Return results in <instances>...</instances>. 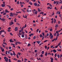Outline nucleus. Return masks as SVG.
Returning a JSON list of instances; mask_svg holds the SVG:
<instances>
[{
	"instance_id": "nucleus-1",
	"label": "nucleus",
	"mask_w": 62,
	"mask_h": 62,
	"mask_svg": "<svg viewBox=\"0 0 62 62\" xmlns=\"http://www.w3.org/2000/svg\"><path fill=\"white\" fill-rule=\"evenodd\" d=\"M4 59H5V61H6V62H8V58H7L6 57H4Z\"/></svg>"
},
{
	"instance_id": "nucleus-2",
	"label": "nucleus",
	"mask_w": 62,
	"mask_h": 62,
	"mask_svg": "<svg viewBox=\"0 0 62 62\" xmlns=\"http://www.w3.org/2000/svg\"><path fill=\"white\" fill-rule=\"evenodd\" d=\"M27 12H29H29H31V8H29V9H28L27 10Z\"/></svg>"
},
{
	"instance_id": "nucleus-3",
	"label": "nucleus",
	"mask_w": 62,
	"mask_h": 62,
	"mask_svg": "<svg viewBox=\"0 0 62 62\" xmlns=\"http://www.w3.org/2000/svg\"><path fill=\"white\" fill-rule=\"evenodd\" d=\"M50 38L51 39L53 38V35H52V33H51L50 34Z\"/></svg>"
},
{
	"instance_id": "nucleus-4",
	"label": "nucleus",
	"mask_w": 62,
	"mask_h": 62,
	"mask_svg": "<svg viewBox=\"0 0 62 62\" xmlns=\"http://www.w3.org/2000/svg\"><path fill=\"white\" fill-rule=\"evenodd\" d=\"M11 22H10L9 23V24L10 25H11L12 24H14V23L12 22V20L11 21Z\"/></svg>"
},
{
	"instance_id": "nucleus-5",
	"label": "nucleus",
	"mask_w": 62,
	"mask_h": 62,
	"mask_svg": "<svg viewBox=\"0 0 62 62\" xmlns=\"http://www.w3.org/2000/svg\"><path fill=\"white\" fill-rule=\"evenodd\" d=\"M50 59H51V61H50L51 62H53V60H54V59H53V58H52V57H51Z\"/></svg>"
},
{
	"instance_id": "nucleus-6",
	"label": "nucleus",
	"mask_w": 62,
	"mask_h": 62,
	"mask_svg": "<svg viewBox=\"0 0 62 62\" xmlns=\"http://www.w3.org/2000/svg\"><path fill=\"white\" fill-rule=\"evenodd\" d=\"M13 15H16V16H17V15H18V14L16 13H13Z\"/></svg>"
},
{
	"instance_id": "nucleus-7",
	"label": "nucleus",
	"mask_w": 62,
	"mask_h": 62,
	"mask_svg": "<svg viewBox=\"0 0 62 62\" xmlns=\"http://www.w3.org/2000/svg\"><path fill=\"white\" fill-rule=\"evenodd\" d=\"M53 51L54 52V53H55L57 51L55 49H53Z\"/></svg>"
},
{
	"instance_id": "nucleus-8",
	"label": "nucleus",
	"mask_w": 62,
	"mask_h": 62,
	"mask_svg": "<svg viewBox=\"0 0 62 62\" xmlns=\"http://www.w3.org/2000/svg\"><path fill=\"white\" fill-rule=\"evenodd\" d=\"M5 13H8V12H9V11H8L7 9H6L5 10Z\"/></svg>"
},
{
	"instance_id": "nucleus-9",
	"label": "nucleus",
	"mask_w": 62,
	"mask_h": 62,
	"mask_svg": "<svg viewBox=\"0 0 62 62\" xmlns=\"http://www.w3.org/2000/svg\"><path fill=\"white\" fill-rule=\"evenodd\" d=\"M15 31H17L18 30V29H17V27H16L15 28Z\"/></svg>"
},
{
	"instance_id": "nucleus-10",
	"label": "nucleus",
	"mask_w": 62,
	"mask_h": 62,
	"mask_svg": "<svg viewBox=\"0 0 62 62\" xmlns=\"http://www.w3.org/2000/svg\"><path fill=\"white\" fill-rule=\"evenodd\" d=\"M34 5L35 6H37V3L36 2H35L34 3Z\"/></svg>"
},
{
	"instance_id": "nucleus-11",
	"label": "nucleus",
	"mask_w": 62,
	"mask_h": 62,
	"mask_svg": "<svg viewBox=\"0 0 62 62\" xmlns=\"http://www.w3.org/2000/svg\"><path fill=\"white\" fill-rule=\"evenodd\" d=\"M5 4H1V7H4L5 6Z\"/></svg>"
},
{
	"instance_id": "nucleus-12",
	"label": "nucleus",
	"mask_w": 62,
	"mask_h": 62,
	"mask_svg": "<svg viewBox=\"0 0 62 62\" xmlns=\"http://www.w3.org/2000/svg\"><path fill=\"white\" fill-rule=\"evenodd\" d=\"M47 54H48V53H47V52H46V53L45 54V55L46 56L47 55Z\"/></svg>"
},
{
	"instance_id": "nucleus-13",
	"label": "nucleus",
	"mask_w": 62,
	"mask_h": 62,
	"mask_svg": "<svg viewBox=\"0 0 62 62\" xmlns=\"http://www.w3.org/2000/svg\"><path fill=\"white\" fill-rule=\"evenodd\" d=\"M1 20H2V21H6V19H4L3 18H2L1 19Z\"/></svg>"
},
{
	"instance_id": "nucleus-14",
	"label": "nucleus",
	"mask_w": 62,
	"mask_h": 62,
	"mask_svg": "<svg viewBox=\"0 0 62 62\" xmlns=\"http://www.w3.org/2000/svg\"><path fill=\"white\" fill-rule=\"evenodd\" d=\"M47 9H49V8L50 9H51L52 8L50 7H47Z\"/></svg>"
},
{
	"instance_id": "nucleus-15",
	"label": "nucleus",
	"mask_w": 62,
	"mask_h": 62,
	"mask_svg": "<svg viewBox=\"0 0 62 62\" xmlns=\"http://www.w3.org/2000/svg\"><path fill=\"white\" fill-rule=\"evenodd\" d=\"M55 27H56V28L57 27H58V25L57 24H56L55 26Z\"/></svg>"
},
{
	"instance_id": "nucleus-16",
	"label": "nucleus",
	"mask_w": 62,
	"mask_h": 62,
	"mask_svg": "<svg viewBox=\"0 0 62 62\" xmlns=\"http://www.w3.org/2000/svg\"><path fill=\"white\" fill-rule=\"evenodd\" d=\"M36 36H35L33 37V39H36Z\"/></svg>"
},
{
	"instance_id": "nucleus-17",
	"label": "nucleus",
	"mask_w": 62,
	"mask_h": 62,
	"mask_svg": "<svg viewBox=\"0 0 62 62\" xmlns=\"http://www.w3.org/2000/svg\"><path fill=\"white\" fill-rule=\"evenodd\" d=\"M54 23H56V20L55 19H54Z\"/></svg>"
},
{
	"instance_id": "nucleus-18",
	"label": "nucleus",
	"mask_w": 62,
	"mask_h": 62,
	"mask_svg": "<svg viewBox=\"0 0 62 62\" xmlns=\"http://www.w3.org/2000/svg\"><path fill=\"white\" fill-rule=\"evenodd\" d=\"M29 4L31 5H32V2L30 1L29 2Z\"/></svg>"
},
{
	"instance_id": "nucleus-19",
	"label": "nucleus",
	"mask_w": 62,
	"mask_h": 62,
	"mask_svg": "<svg viewBox=\"0 0 62 62\" xmlns=\"http://www.w3.org/2000/svg\"><path fill=\"white\" fill-rule=\"evenodd\" d=\"M43 13H44V12H42L40 13L39 14H42V15H43Z\"/></svg>"
},
{
	"instance_id": "nucleus-20",
	"label": "nucleus",
	"mask_w": 62,
	"mask_h": 62,
	"mask_svg": "<svg viewBox=\"0 0 62 62\" xmlns=\"http://www.w3.org/2000/svg\"><path fill=\"white\" fill-rule=\"evenodd\" d=\"M57 56L58 58H59V57H60V56L59 54H57Z\"/></svg>"
},
{
	"instance_id": "nucleus-21",
	"label": "nucleus",
	"mask_w": 62,
	"mask_h": 62,
	"mask_svg": "<svg viewBox=\"0 0 62 62\" xmlns=\"http://www.w3.org/2000/svg\"><path fill=\"white\" fill-rule=\"evenodd\" d=\"M56 1H54V2L53 3V4H56Z\"/></svg>"
},
{
	"instance_id": "nucleus-22",
	"label": "nucleus",
	"mask_w": 62,
	"mask_h": 62,
	"mask_svg": "<svg viewBox=\"0 0 62 62\" xmlns=\"http://www.w3.org/2000/svg\"><path fill=\"white\" fill-rule=\"evenodd\" d=\"M56 5H57L58 4V2L57 1H56Z\"/></svg>"
},
{
	"instance_id": "nucleus-23",
	"label": "nucleus",
	"mask_w": 62,
	"mask_h": 62,
	"mask_svg": "<svg viewBox=\"0 0 62 62\" xmlns=\"http://www.w3.org/2000/svg\"><path fill=\"white\" fill-rule=\"evenodd\" d=\"M59 33H57V34H56V36L57 37H58V36H59Z\"/></svg>"
},
{
	"instance_id": "nucleus-24",
	"label": "nucleus",
	"mask_w": 62,
	"mask_h": 62,
	"mask_svg": "<svg viewBox=\"0 0 62 62\" xmlns=\"http://www.w3.org/2000/svg\"><path fill=\"white\" fill-rule=\"evenodd\" d=\"M39 36L40 38H41V37H42V34H40L39 35Z\"/></svg>"
},
{
	"instance_id": "nucleus-25",
	"label": "nucleus",
	"mask_w": 62,
	"mask_h": 62,
	"mask_svg": "<svg viewBox=\"0 0 62 62\" xmlns=\"http://www.w3.org/2000/svg\"><path fill=\"white\" fill-rule=\"evenodd\" d=\"M49 36V33H47L46 34V37H48Z\"/></svg>"
},
{
	"instance_id": "nucleus-26",
	"label": "nucleus",
	"mask_w": 62,
	"mask_h": 62,
	"mask_svg": "<svg viewBox=\"0 0 62 62\" xmlns=\"http://www.w3.org/2000/svg\"><path fill=\"white\" fill-rule=\"evenodd\" d=\"M22 10V11H23V12H24L25 13V11L23 9H21Z\"/></svg>"
},
{
	"instance_id": "nucleus-27",
	"label": "nucleus",
	"mask_w": 62,
	"mask_h": 62,
	"mask_svg": "<svg viewBox=\"0 0 62 62\" xmlns=\"http://www.w3.org/2000/svg\"><path fill=\"white\" fill-rule=\"evenodd\" d=\"M25 28V27H22V29H21V30H22V31H23V28Z\"/></svg>"
},
{
	"instance_id": "nucleus-28",
	"label": "nucleus",
	"mask_w": 62,
	"mask_h": 62,
	"mask_svg": "<svg viewBox=\"0 0 62 62\" xmlns=\"http://www.w3.org/2000/svg\"><path fill=\"white\" fill-rule=\"evenodd\" d=\"M8 54H10V51H8Z\"/></svg>"
},
{
	"instance_id": "nucleus-29",
	"label": "nucleus",
	"mask_w": 62,
	"mask_h": 62,
	"mask_svg": "<svg viewBox=\"0 0 62 62\" xmlns=\"http://www.w3.org/2000/svg\"><path fill=\"white\" fill-rule=\"evenodd\" d=\"M56 33H57V34H58V33H59V32H58V31H57L56 32Z\"/></svg>"
},
{
	"instance_id": "nucleus-30",
	"label": "nucleus",
	"mask_w": 62,
	"mask_h": 62,
	"mask_svg": "<svg viewBox=\"0 0 62 62\" xmlns=\"http://www.w3.org/2000/svg\"><path fill=\"white\" fill-rule=\"evenodd\" d=\"M38 13V12L37 11H36L35 12V14H36V15H37V13Z\"/></svg>"
},
{
	"instance_id": "nucleus-31",
	"label": "nucleus",
	"mask_w": 62,
	"mask_h": 62,
	"mask_svg": "<svg viewBox=\"0 0 62 62\" xmlns=\"http://www.w3.org/2000/svg\"><path fill=\"white\" fill-rule=\"evenodd\" d=\"M54 58H55V60H56V61H57V60H57V59L55 58V57H54Z\"/></svg>"
},
{
	"instance_id": "nucleus-32",
	"label": "nucleus",
	"mask_w": 62,
	"mask_h": 62,
	"mask_svg": "<svg viewBox=\"0 0 62 62\" xmlns=\"http://www.w3.org/2000/svg\"><path fill=\"white\" fill-rule=\"evenodd\" d=\"M58 51H61V49H59V50L57 49Z\"/></svg>"
},
{
	"instance_id": "nucleus-33",
	"label": "nucleus",
	"mask_w": 62,
	"mask_h": 62,
	"mask_svg": "<svg viewBox=\"0 0 62 62\" xmlns=\"http://www.w3.org/2000/svg\"><path fill=\"white\" fill-rule=\"evenodd\" d=\"M3 43L4 44H6V45H7V43H5V42H3Z\"/></svg>"
},
{
	"instance_id": "nucleus-34",
	"label": "nucleus",
	"mask_w": 62,
	"mask_h": 62,
	"mask_svg": "<svg viewBox=\"0 0 62 62\" xmlns=\"http://www.w3.org/2000/svg\"><path fill=\"white\" fill-rule=\"evenodd\" d=\"M58 38V37H56V38H55V40H56Z\"/></svg>"
},
{
	"instance_id": "nucleus-35",
	"label": "nucleus",
	"mask_w": 62,
	"mask_h": 62,
	"mask_svg": "<svg viewBox=\"0 0 62 62\" xmlns=\"http://www.w3.org/2000/svg\"><path fill=\"white\" fill-rule=\"evenodd\" d=\"M44 51H42V54H44Z\"/></svg>"
},
{
	"instance_id": "nucleus-36",
	"label": "nucleus",
	"mask_w": 62,
	"mask_h": 62,
	"mask_svg": "<svg viewBox=\"0 0 62 62\" xmlns=\"http://www.w3.org/2000/svg\"><path fill=\"white\" fill-rule=\"evenodd\" d=\"M37 43H38V44H39V43H40V42H39V41H37Z\"/></svg>"
},
{
	"instance_id": "nucleus-37",
	"label": "nucleus",
	"mask_w": 62,
	"mask_h": 62,
	"mask_svg": "<svg viewBox=\"0 0 62 62\" xmlns=\"http://www.w3.org/2000/svg\"><path fill=\"white\" fill-rule=\"evenodd\" d=\"M21 36L22 38H23L24 37V35H22Z\"/></svg>"
},
{
	"instance_id": "nucleus-38",
	"label": "nucleus",
	"mask_w": 62,
	"mask_h": 62,
	"mask_svg": "<svg viewBox=\"0 0 62 62\" xmlns=\"http://www.w3.org/2000/svg\"><path fill=\"white\" fill-rule=\"evenodd\" d=\"M35 52V53H36L37 52H38V50H35L34 51Z\"/></svg>"
},
{
	"instance_id": "nucleus-39",
	"label": "nucleus",
	"mask_w": 62,
	"mask_h": 62,
	"mask_svg": "<svg viewBox=\"0 0 62 62\" xmlns=\"http://www.w3.org/2000/svg\"><path fill=\"white\" fill-rule=\"evenodd\" d=\"M10 34L11 35V36H13V34H12V33L11 32L10 33Z\"/></svg>"
},
{
	"instance_id": "nucleus-40",
	"label": "nucleus",
	"mask_w": 62,
	"mask_h": 62,
	"mask_svg": "<svg viewBox=\"0 0 62 62\" xmlns=\"http://www.w3.org/2000/svg\"><path fill=\"white\" fill-rule=\"evenodd\" d=\"M1 32H4L5 31V30H1Z\"/></svg>"
},
{
	"instance_id": "nucleus-41",
	"label": "nucleus",
	"mask_w": 62,
	"mask_h": 62,
	"mask_svg": "<svg viewBox=\"0 0 62 62\" xmlns=\"http://www.w3.org/2000/svg\"><path fill=\"white\" fill-rule=\"evenodd\" d=\"M54 56L55 57H56V56H57V54H56V53L55 54Z\"/></svg>"
},
{
	"instance_id": "nucleus-42",
	"label": "nucleus",
	"mask_w": 62,
	"mask_h": 62,
	"mask_svg": "<svg viewBox=\"0 0 62 62\" xmlns=\"http://www.w3.org/2000/svg\"><path fill=\"white\" fill-rule=\"evenodd\" d=\"M8 61H9V62H11V60L10 59H9Z\"/></svg>"
},
{
	"instance_id": "nucleus-43",
	"label": "nucleus",
	"mask_w": 62,
	"mask_h": 62,
	"mask_svg": "<svg viewBox=\"0 0 62 62\" xmlns=\"http://www.w3.org/2000/svg\"><path fill=\"white\" fill-rule=\"evenodd\" d=\"M17 43H18V44H21V43L20 42H17Z\"/></svg>"
},
{
	"instance_id": "nucleus-44",
	"label": "nucleus",
	"mask_w": 62,
	"mask_h": 62,
	"mask_svg": "<svg viewBox=\"0 0 62 62\" xmlns=\"http://www.w3.org/2000/svg\"><path fill=\"white\" fill-rule=\"evenodd\" d=\"M58 23L59 24L60 23V21H58Z\"/></svg>"
},
{
	"instance_id": "nucleus-45",
	"label": "nucleus",
	"mask_w": 62,
	"mask_h": 62,
	"mask_svg": "<svg viewBox=\"0 0 62 62\" xmlns=\"http://www.w3.org/2000/svg\"><path fill=\"white\" fill-rule=\"evenodd\" d=\"M30 45H30V44H28V45H27L28 46H30Z\"/></svg>"
},
{
	"instance_id": "nucleus-46",
	"label": "nucleus",
	"mask_w": 62,
	"mask_h": 62,
	"mask_svg": "<svg viewBox=\"0 0 62 62\" xmlns=\"http://www.w3.org/2000/svg\"><path fill=\"white\" fill-rule=\"evenodd\" d=\"M16 56H17V58H19V56H18V54H17Z\"/></svg>"
},
{
	"instance_id": "nucleus-47",
	"label": "nucleus",
	"mask_w": 62,
	"mask_h": 62,
	"mask_svg": "<svg viewBox=\"0 0 62 62\" xmlns=\"http://www.w3.org/2000/svg\"><path fill=\"white\" fill-rule=\"evenodd\" d=\"M25 39H27V35H25Z\"/></svg>"
},
{
	"instance_id": "nucleus-48",
	"label": "nucleus",
	"mask_w": 62,
	"mask_h": 62,
	"mask_svg": "<svg viewBox=\"0 0 62 62\" xmlns=\"http://www.w3.org/2000/svg\"><path fill=\"white\" fill-rule=\"evenodd\" d=\"M42 40H43L44 39V36H42Z\"/></svg>"
},
{
	"instance_id": "nucleus-49",
	"label": "nucleus",
	"mask_w": 62,
	"mask_h": 62,
	"mask_svg": "<svg viewBox=\"0 0 62 62\" xmlns=\"http://www.w3.org/2000/svg\"><path fill=\"white\" fill-rule=\"evenodd\" d=\"M54 40H55V38H54L53 40H52V41H52V42H53V41H54Z\"/></svg>"
},
{
	"instance_id": "nucleus-50",
	"label": "nucleus",
	"mask_w": 62,
	"mask_h": 62,
	"mask_svg": "<svg viewBox=\"0 0 62 62\" xmlns=\"http://www.w3.org/2000/svg\"><path fill=\"white\" fill-rule=\"evenodd\" d=\"M38 12H40V9H39V8H38Z\"/></svg>"
},
{
	"instance_id": "nucleus-51",
	"label": "nucleus",
	"mask_w": 62,
	"mask_h": 62,
	"mask_svg": "<svg viewBox=\"0 0 62 62\" xmlns=\"http://www.w3.org/2000/svg\"><path fill=\"white\" fill-rule=\"evenodd\" d=\"M50 31H52L53 30V29H50Z\"/></svg>"
},
{
	"instance_id": "nucleus-52",
	"label": "nucleus",
	"mask_w": 62,
	"mask_h": 62,
	"mask_svg": "<svg viewBox=\"0 0 62 62\" xmlns=\"http://www.w3.org/2000/svg\"><path fill=\"white\" fill-rule=\"evenodd\" d=\"M20 5H22V2H20Z\"/></svg>"
},
{
	"instance_id": "nucleus-53",
	"label": "nucleus",
	"mask_w": 62,
	"mask_h": 62,
	"mask_svg": "<svg viewBox=\"0 0 62 62\" xmlns=\"http://www.w3.org/2000/svg\"><path fill=\"white\" fill-rule=\"evenodd\" d=\"M58 44H59V45H60L61 44V41Z\"/></svg>"
},
{
	"instance_id": "nucleus-54",
	"label": "nucleus",
	"mask_w": 62,
	"mask_h": 62,
	"mask_svg": "<svg viewBox=\"0 0 62 62\" xmlns=\"http://www.w3.org/2000/svg\"><path fill=\"white\" fill-rule=\"evenodd\" d=\"M10 16L11 17H13V15H11V14L10 15Z\"/></svg>"
},
{
	"instance_id": "nucleus-55",
	"label": "nucleus",
	"mask_w": 62,
	"mask_h": 62,
	"mask_svg": "<svg viewBox=\"0 0 62 62\" xmlns=\"http://www.w3.org/2000/svg\"><path fill=\"white\" fill-rule=\"evenodd\" d=\"M10 10H12V11L13 10V8H11L10 9Z\"/></svg>"
},
{
	"instance_id": "nucleus-56",
	"label": "nucleus",
	"mask_w": 62,
	"mask_h": 62,
	"mask_svg": "<svg viewBox=\"0 0 62 62\" xmlns=\"http://www.w3.org/2000/svg\"><path fill=\"white\" fill-rule=\"evenodd\" d=\"M8 52V51H6L5 52V54H8V53H7V52Z\"/></svg>"
},
{
	"instance_id": "nucleus-57",
	"label": "nucleus",
	"mask_w": 62,
	"mask_h": 62,
	"mask_svg": "<svg viewBox=\"0 0 62 62\" xmlns=\"http://www.w3.org/2000/svg\"><path fill=\"white\" fill-rule=\"evenodd\" d=\"M58 13H59V11H57L56 13V14H57Z\"/></svg>"
},
{
	"instance_id": "nucleus-58",
	"label": "nucleus",
	"mask_w": 62,
	"mask_h": 62,
	"mask_svg": "<svg viewBox=\"0 0 62 62\" xmlns=\"http://www.w3.org/2000/svg\"><path fill=\"white\" fill-rule=\"evenodd\" d=\"M47 46H45V49H47Z\"/></svg>"
},
{
	"instance_id": "nucleus-59",
	"label": "nucleus",
	"mask_w": 62,
	"mask_h": 62,
	"mask_svg": "<svg viewBox=\"0 0 62 62\" xmlns=\"http://www.w3.org/2000/svg\"><path fill=\"white\" fill-rule=\"evenodd\" d=\"M21 62V60H17V62Z\"/></svg>"
},
{
	"instance_id": "nucleus-60",
	"label": "nucleus",
	"mask_w": 62,
	"mask_h": 62,
	"mask_svg": "<svg viewBox=\"0 0 62 62\" xmlns=\"http://www.w3.org/2000/svg\"><path fill=\"white\" fill-rule=\"evenodd\" d=\"M1 50L2 52H4V49H2Z\"/></svg>"
},
{
	"instance_id": "nucleus-61",
	"label": "nucleus",
	"mask_w": 62,
	"mask_h": 62,
	"mask_svg": "<svg viewBox=\"0 0 62 62\" xmlns=\"http://www.w3.org/2000/svg\"><path fill=\"white\" fill-rule=\"evenodd\" d=\"M40 56H41V57H43V54H41V55Z\"/></svg>"
},
{
	"instance_id": "nucleus-62",
	"label": "nucleus",
	"mask_w": 62,
	"mask_h": 62,
	"mask_svg": "<svg viewBox=\"0 0 62 62\" xmlns=\"http://www.w3.org/2000/svg\"><path fill=\"white\" fill-rule=\"evenodd\" d=\"M26 27V24H25L24 26V27H25V28Z\"/></svg>"
},
{
	"instance_id": "nucleus-63",
	"label": "nucleus",
	"mask_w": 62,
	"mask_h": 62,
	"mask_svg": "<svg viewBox=\"0 0 62 62\" xmlns=\"http://www.w3.org/2000/svg\"><path fill=\"white\" fill-rule=\"evenodd\" d=\"M16 18H15L14 19V21L15 22H16Z\"/></svg>"
},
{
	"instance_id": "nucleus-64",
	"label": "nucleus",
	"mask_w": 62,
	"mask_h": 62,
	"mask_svg": "<svg viewBox=\"0 0 62 62\" xmlns=\"http://www.w3.org/2000/svg\"><path fill=\"white\" fill-rule=\"evenodd\" d=\"M2 46H3V47H5V45H3V44H2Z\"/></svg>"
}]
</instances>
